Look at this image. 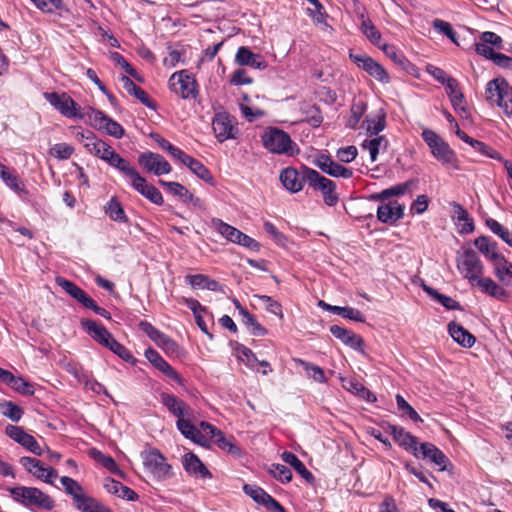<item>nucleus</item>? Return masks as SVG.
<instances>
[{"instance_id": "1", "label": "nucleus", "mask_w": 512, "mask_h": 512, "mask_svg": "<svg viewBox=\"0 0 512 512\" xmlns=\"http://www.w3.org/2000/svg\"><path fill=\"white\" fill-rule=\"evenodd\" d=\"M263 147L272 154L294 156L299 153L290 135L277 127H267L261 134Z\"/></svg>"}, {"instance_id": "2", "label": "nucleus", "mask_w": 512, "mask_h": 512, "mask_svg": "<svg viewBox=\"0 0 512 512\" xmlns=\"http://www.w3.org/2000/svg\"><path fill=\"white\" fill-rule=\"evenodd\" d=\"M421 136L429 147L431 154L437 161L448 168H459L458 158L455 152L450 148L449 144L435 131L425 128L422 131Z\"/></svg>"}, {"instance_id": "3", "label": "nucleus", "mask_w": 512, "mask_h": 512, "mask_svg": "<svg viewBox=\"0 0 512 512\" xmlns=\"http://www.w3.org/2000/svg\"><path fill=\"white\" fill-rule=\"evenodd\" d=\"M485 98L500 107L506 116H512V86L506 79L499 77L490 80L485 88Z\"/></svg>"}, {"instance_id": "4", "label": "nucleus", "mask_w": 512, "mask_h": 512, "mask_svg": "<svg viewBox=\"0 0 512 512\" xmlns=\"http://www.w3.org/2000/svg\"><path fill=\"white\" fill-rule=\"evenodd\" d=\"M143 465L153 480L164 482L174 476L172 466L158 449H149L141 453Z\"/></svg>"}, {"instance_id": "5", "label": "nucleus", "mask_w": 512, "mask_h": 512, "mask_svg": "<svg viewBox=\"0 0 512 512\" xmlns=\"http://www.w3.org/2000/svg\"><path fill=\"white\" fill-rule=\"evenodd\" d=\"M457 269L471 284H475L483 275V264L478 254L471 248L464 249L457 256Z\"/></svg>"}, {"instance_id": "6", "label": "nucleus", "mask_w": 512, "mask_h": 512, "mask_svg": "<svg viewBox=\"0 0 512 512\" xmlns=\"http://www.w3.org/2000/svg\"><path fill=\"white\" fill-rule=\"evenodd\" d=\"M13 497L27 506H35L44 510H52L54 500L38 488L16 487L11 490Z\"/></svg>"}, {"instance_id": "7", "label": "nucleus", "mask_w": 512, "mask_h": 512, "mask_svg": "<svg viewBox=\"0 0 512 512\" xmlns=\"http://www.w3.org/2000/svg\"><path fill=\"white\" fill-rule=\"evenodd\" d=\"M306 178L309 187L321 192L326 205L335 206L338 203L339 195L336 192L335 182L324 177L316 170H306Z\"/></svg>"}, {"instance_id": "8", "label": "nucleus", "mask_w": 512, "mask_h": 512, "mask_svg": "<svg viewBox=\"0 0 512 512\" xmlns=\"http://www.w3.org/2000/svg\"><path fill=\"white\" fill-rule=\"evenodd\" d=\"M169 87L182 99L195 98L198 94L197 81L187 70L173 73L169 78Z\"/></svg>"}, {"instance_id": "9", "label": "nucleus", "mask_w": 512, "mask_h": 512, "mask_svg": "<svg viewBox=\"0 0 512 512\" xmlns=\"http://www.w3.org/2000/svg\"><path fill=\"white\" fill-rule=\"evenodd\" d=\"M212 129L219 142L236 139L239 133L235 118L227 112L215 114L212 121Z\"/></svg>"}, {"instance_id": "10", "label": "nucleus", "mask_w": 512, "mask_h": 512, "mask_svg": "<svg viewBox=\"0 0 512 512\" xmlns=\"http://www.w3.org/2000/svg\"><path fill=\"white\" fill-rule=\"evenodd\" d=\"M45 99L57 109L63 116L68 118H82L79 105L66 93L56 92L44 94Z\"/></svg>"}, {"instance_id": "11", "label": "nucleus", "mask_w": 512, "mask_h": 512, "mask_svg": "<svg viewBox=\"0 0 512 512\" xmlns=\"http://www.w3.org/2000/svg\"><path fill=\"white\" fill-rule=\"evenodd\" d=\"M312 164L332 177L348 179L353 175V171L350 168L335 162L330 156L323 153L315 155L312 159Z\"/></svg>"}, {"instance_id": "12", "label": "nucleus", "mask_w": 512, "mask_h": 512, "mask_svg": "<svg viewBox=\"0 0 512 512\" xmlns=\"http://www.w3.org/2000/svg\"><path fill=\"white\" fill-rule=\"evenodd\" d=\"M306 170L313 169L302 166L301 170L298 171L294 167H287L281 171L279 179L288 191L297 193L302 190L304 183H307Z\"/></svg>"}, {"instance_id": "13", "label": "nucleus", "mask_w": 512, "mask_h": 512, "mask_svg": "<svg viewBox=\"0 0 512 512\" xmlns=\"http://www.w3.org/2000/svg\"><path fill=\"white\" fill-rule=\"evenodd\" d=\"M138 163L143 168L156 176L169 174L172 170L169 162L160 154L153 152H144L138 156Z\"/></svg>"}, {"instance_id": "14", "label": "nucleus", "mask_w": 512, "mask_h": 512, "mask_svg": "<svg viewBox=\"0 0 512 512\" xmlns=\"http://www.w3.org/2000/svg\"><path fill=\"white\" fill-rule=\"evenodd\" d=\"M243 491L251 497L257 504L263 505L271 512H287L285 508L269 495L264 489L256 485L245 484Z\"/></svg>"}, {"instance_id": "15", "label": "nucleus", "mask_w": 512, "mask_h": 512, "mask_svg": "<svg viewBox=\"0 0 512 512\" xmlns=\"http://www.w3.org/2000/svg\"><path fill=\"white\" fill-rule=\"evenodd\" d=\"M352 61L357 64L358 67L365 70L371 77L382 83H388L390 81L389 74L382 65L374 61L371 57L360 54H350Z\"/></svg>"}, {"instance_id": "16", "label": "nucleus", "mask_w": 512, "mask_h": 512, "mask_svg": "<svg viewBox=\"0 0 512 512\" xmlns=\"http://www.w3.org/2000/svg\"><path fill=\"white\" fill-rule=\"evenodd\" d=\"M5 433L9 438L26 448L29 452L38 456L42 455L43 451L36 439L32 435L26 433L22 427L7 425Z\"/></svg>"}, {"instance_id": "17", "label": "nucleus", "mask_w": 512, "mask_h": 512, "mask_svg": "<svg viewBox=\"0 0 512 512\" xmlns=\"http://www.w3.org/2000/svg\"><path fill=\"white\" fill-rule=\"evenodd\" d=\"M393 440L405 450L411 452L415 457H419L418 454V439L411 433L407 432L403 427L398 425L388 424L385 428Z\"/></svg>"}, {"instance_id": "18", "label": "nucleus", "mask_w": 512, "mask_h": 512, "mask_svg": "<svg viewBox=\"0 0 512 512\" xmlns=\"http://www.w3.org/2000/svg\"><path fill=\"white\" fill-rule=\"evenodd\" d=\"M129 183L133 189L153 204L161 206L164 203L161 192L152 184L147 183L146 179L138 172L132 177Z\"/></svg>"}, {"instance_id": "19", "label": "nucleus", "mask_w": 512, "mask_h": 512, "mask_svg": "<svg viewBox=\"0 0 512 512\" xmlns=\"http://www.w3.org/2000/svg\"><path fill=\"white\" fill-rule=\"evenodd\" d=\"M148 361L166 377L178 384L183 383L180 374L154 349L149 348L145 351Z\"/></svg>"}, {"instance_id": "20", "label": "nucleus", "mask_w": 512, "mask_h": 512, "mask_svg": "<svg viewBox=\"0 0 512 512\" xmlns=\"http://www.w3.org/2000/svg\"><path fill=\"white\" fill-rule=\"evenodd\" d=\"M92 114V120L97 129L105 130L107 134L117 139L124 136L123 127L118 122L105 115L102 111L94 110Z\"/></svg>"}, {"instance_id": "21", "label": "nucleus", "mask_w": 512, "mask_h": 512, "mask_svg": "<svg viewBox=\"0 0 512 512\" xmlns=\"http://www.w3.org/2000/svg\"><path fill=\"white\" fill-rule=\"evenodd\" d=\"M161 403L178 419L183 417H192L193 409L183 400L177 398L173 394L161 393Z\"/></svg>"}, {"instance_id": "22", "label": "nucleus", "mask_w": 512, "mask_h": 512, "mask_svg": "<svg viewBox=\"0 0 512 512\" xmlns=\"http://www.w3.org/2000/svg\"><path fill=\"white\" fill-rule=\"evenodd\" d=\"M235 62L240 66H249L259 70H264L267 67V63L261 54L254 53L245 46L238 48L235 55Z\"/></svg>"}, {"instance_id": "23", "label": "nucleus", "mask_w": 512, "mask_h": 512, "mask_svg": "<svg viewBox=\"0 0 512 512\" xmlns=\"http://www.w3.org/2000/svg\"><path fill=\"white\" fill-rule=\"evenodd\" d=\"M404 215V206L397 201H391L379 205L377 209V218L385 224H393Z\"/></svg>"}, {"instance_id": "24", "label": "nucleus", "mask_w": 512, "mask_h": 512, "mask_svg": "<svg viewBox=\"0 0 512 512\" xmlns=\"http://www.w3.org/2000/svg\"><path fill=\"white\" fill-rule=\"evenodd\" d=\"M182 464L184 470L192 476L200 477L203 479L211 478L212 474L207 469L205 464L199 459L197 455L192 452H188L182 457Z\"/></svg>"}, {"instance_id": "25", "label": "nucleus", "mask_w": 512, "mask_h": 512, "mask_svg": "<svg viewBox=\"0 0 512 512\" xmlns=\"http://www.w3.org/2000/svg\"><path fill=\"white\" fill-rule=\"evenodd\" d=\"M418 454L423 458L430 459V461L438 467L439 471L446 470L447 464L450 463L446 455L434 444L429 442L420 444V447L418 448Z\"/></svg>"}, {"instance_id": "26", "label": "nucleus", "mask_w": 512, "mask_h": 512, "mask_svg": "<svg viewBox=\"0 0 512 512\" xmlns=\"http://www.w3.org/2000/svg\"><path fill=\"white\" fill-rule=\"evenodd\" d=\"M330 333L343 344L350 348L360 351L363 348L364 341L361 336L351 330L343 328L339 325H332L329 329Z\"/></svg>"}, {"instance_id": "27", "label": "nucleus", "mask_w": 512, "mask_h": 512, "mask_svg": "<svg viewBox=\"0 0 512 512\" xmlns=\"http://www.w3.org/2000/svg\"><path fill=\"white\" fill-rule=\"evenodd\" d=\"M81 324L89 336L104 347H106L110 339L113 338V335L103 325L98 324L94 320L83 319Z\"/></svg>"}, {"instance_id": "28", "label": "nucleus", "mask_w": 512, "mask_h": 512, "mask_svg": "<svg viewBox=\"0 0 512 512\" xmlns=\"http://www.w3.org/2000/svg\"><path fill=\"white\" fill-rule=\"evenodd\" d=\"M0 380L20 394L32 395L34 393L33 387L30 383L25 381L22 377L14 376L8 370L0 369Z\"/></svg>"}, {"instance_id": "29", "label": "nucleus", "mask_w": 512, "mask_h": 512, "mask_svg": "<svg viewBox=\"0 0 512 512\" xmlns=\"http://www.w3.org/2000/svg\"><path fill=\"white\" fill-rule=\"evenodd\" d=\"M120 81L123 84L124 89L130 95L136 97L146 107L155 109V104L148 94L142 88L137 86L128 76H121Z\"/></svg>"}, {"instance_id": "30", "label": "nucleus", "mask_w": 512, "mask_h": 512, "mask_svg": "<svg viewBox=\"0 0 512 512\" xmlns=\"http://www.w3.org/2000/svg\"><path fill=\"white\" fill-rule=\"evenodd\" d=\"M448 331L453 340L463 347L470 348L476 341L475 337L468 330L455 322H451L448 325Z\"/></svg>"}, {"instance_id": "31", "label": "nucleus", "mask_w": 512, "mask_h": 512, "mask_svg": "<svg viewBox=\"0 0 512 512\" xmlns=\"http://www.w3.org/2000/svg\"><path fill=\"white\" fill-rule=\"evenodd\" d=\"M56 283L66 293H68L72 298L77 300L83 306L87 305V302H89L90 296L83 289H81L79 286H77L73 282H71L63 277H57Z\"/></svg>"}, {"instance_id": "32", "label": "nucleus", "mask_w": 512, "mask_h": 512, "mask_svg": "<svg viewBox=\"0 0 512 512\" xmlns=\"http://www.w3.org/2000/svg\"><path fill=\"white\" fill-rule=\"evenodd\" d=\"M474 245L492 263L502 255L497 251L496 242L492 241L489 237L480 236L476 238Z\"/></svg>"}, {"instance_id": "33", "label": "nucleus", "mask_w": 512, "mask_h": 512, "mask_svg": "<svg viewBox=\"0 0 512 512\" xmlns=\"http://www.w3.org/2000/svg\"><path fill=\"white\" fill-rule=\"evenodd\" d=\"M110 166L117 169L129 181L138 172L131 163L114 151L106 161Z\"/></svg>"}, {"instance_id": "34", "label": "nucleus", "mask_w": 512, "mask_h": 512, "mask_svg": "<svg viewBox=\"0 0 512 512\" xmlns=\"http://www.w3.org/2000/svg\"><path fill=\"white\" fill-rule=\"evenodd\" d=\"M0 178L2 181L13 191L18 194H27L28 192L25 190L23 183L19 179L18 175L6 167L4 164L0 163Z\"/></svg>"}, {"instance_id": "35", "label": "nucleus", "mask_w": 512, "mask_h": 512, "mask_svg": "<svg viewBox=\"0 0 512 512\" xmlns=\"http://www.w3.org/2000/svg\"><path fill=\"white\" fill-rule=\"evenodd\" d=\"M475 284L481 289L482 292L498 300H505L508 296L507 291L491 278L481 277Z\"/></svg>"}, {"instance_id": "36", "label": "nucleus", "mask_w": 512, "mask_h": 512, "mask_svg": "<svg viewBox=\"0 0 512 512\" xmlns=\"http://www.w3.org/2000/svg\"><path fill=\"white\" fill-rule=\"evenodd\" d=\"M210 228L219 233L227 241L236 243L240 230L222 221L219 218H212Z\"/></svg>"}, {"instance_id": "37", "label": "nucleus", "mask_w": 512, "mask_h": 512, "mask_svg": "<svg viewBox=\"0 0 512 512\" xmlns=\"http://www.w3.org/2000/svg\"><path fill=\"white\" fill-rule=\"evenodd\" d=\"M282 460L289 464L294 470L301 475L307 482L311 483L314 480L313 474L305 467L303 462L292 452L285 451L282 454Z\"/></svg>"}, {"instance_id": "38", "label": "nucleus", "mask_w": 512, "mask_h": 512, "mask_svg": "<svg viewBox=\"0 0 512 512\" xmlns=\"http://www.w3.org/2000/svg\"><path fill=\"white\" fill-rule=\"evenodd\" d=\"M186 281L193 287L198 289H207L217 291L220 289L219 283L204 274L187 275Z\"/></svg>"}, {"instance_id": "39", "label": "nucleus", "mask_w": 512, "mask_h": 512, "mask_svg": "<svg viewBox=\"0 0 512 512\" xmlns=\"http://www.w3.org/2000/svg\"><path fill=\"white\" fill-rule=\"evenodd\" d=\"M494 273L497 278L504 284H509L512 279V263H510L503 255H501L493 263Z\"/></svg>"}, {"instance_id": "40", "label": "nucleus", "mask_w": 512, "mask_h": 512, "mask_svg": "<svg viewBox=\"0 0 512 512\" xmlns=\"http://www.w3.org/2000/svg\"><path fill=\"white\" fill-rule=\"evenodd\" d=\"M362 148L367 150L372 162L377 160L380 150H386L388 141L384 136H376L372 139H366L362 143Z\"/></svg>"}, {"instance_id": "41", "label": "nucleus", "mask_w": 512, "mask_h": 512, "mask_svg": "<svg viewBox=\"0 0 512 512\" xmlns=\"http://www.w3.org/2000/svg\"><path fill=\"white\" fill-rule=\"evenodd\" d=\"M105 213L113 221L119 223H126L128 218L123 209V206L116 197H112L104 207Z\"/></svg>"}, {"instance_id": "42", "label": "nucleus", "mask_w": 512, "mask_h": 512, "mask_svg": "<svg viewBox=\"0 0 512 512\" xmlns=\"http://www.w3.org/2000/svg\"><path fill=\"white\" fill-rule=\"evenodd\" d=\"M75 507L81 512H112L111 509L104 506L95 498L85 494L76 504Z\"/></svg>"}, {"instance_id": "43", "label": "nucleus", "mask_w": 512, "mask_h": 512, "mask_svg": "<svg viewBox=\"0 0 512 512\" xmlns=\"http://www.w3.org/2000/svg\"><path fill=\"white\" fill-rule=\"evenodd\" d=\"M60 482L65 492L72 497L74 505L85 495L84 489L76 480L62 476Z\"/></svg>"}, {"instance_id": "44", "label": "nucleus", "mask_w": 512, "mask_h": 512, "mask_svg": "<svg viewBox=\"0 0 512 512\" xmlns=\"http://www.w3.org/2000/svg\"><path fill=\"white\" fill-rule=\"evenodd\" d=\"M361 18V31L362 33L367 37V39L374 45L381 46V33L378 31V29L375 27V25L372 23V21L368 18H365L364 13L360 15Z\"/></svg>"}, {"instance_id": "45", "label": "nucleus", "mask_w": 512, "mask_h": 512, "mask_svg": "<svg viewBox=\"0 0 512 512\" xmlns=\"http://www.w3.org/2000/svg\"><path fill=\"white\" fill-rule=\"evenodd\" d=\"M417 184V180H408L404 183L397 184L395 186H392L390 188L384 189L380 192L378 195L379 199H388L392 196H400L404 195L407 191H410L412 188H414Z\"/></svg>"}, {"instance_id": "46", "label": "nucleus", "mask_w": 512, "mask_h": 512, "mask_svg": "<svg viewBox=\"0 0 512 512\" xmlns=\"http://www.w3.org/2000/svg\"><path fill=\"white\" fill-rule=\"evenodd\" d=\"M306 13L312 18L313 23L318 26L321 30L327 31L331 29V26L327 23V13L323 5L318 7L307 8Z\"/></svg>"}, {"instance_id": "47", "label": "nucleus", "mask_w": 512, "mask_h": 512, "mask_svg": "<svg viewBox=\"0 0 512 512\" xmlns=\"http://www.w3.org/2000/svg\"><path fill=\"white\" fill-rule=\"evenodd\" d=\"M366 130L370 135L377 136L379 132L385 129L386 125V114L380 110L373 117L367 118L365 120Z\"/></svg>"}, {"instance_id": "48", "label": "nucleus", "mask_w": 512, "mask_h": 512, "mask_svg": "<svg viewBox=\"0 0 512 512\" xmlns=\"http://www.w3.org/2000/svg\"><path fill=\"white\" fill-rule=\"evenodd\" d=\"M293 361L303 367L307 375L319 383L326 382L324 371L321 367L311 364L303 359L294 358Z\"/></svg>"}, {"instance_id": "49", "label": "nucleus", "mask_w": 512, "mask_h": 512, "mask_svg": "<svg viewBox=\"0 0 512 512\" xmlns=\"http://www.w3.org/2000/svg\"><path fill=\"white\" fill-rule=\"evenodd\" d=\"M1 414L13 422H18L24 414V410L12 401L0 403Z\"/></svg>"}, {"instance_id": "50", "label": "nucleus", "mask_w": 512, "mask_h": 512, "mask_svg": "<svg viewBox=\"0 0 512 512\" xmlns=\"http://www.w3.org/2000/svg\"><path fill=\"white\" fill-rule=\"evenodd\" d=\"M240 314L243 317V323L251 329L252 335L264 336L267 334V330L257 321L255 316L246 309H241Z\"/></svg>"}, {"instance_id": "51", "label": "nucleus", "mask_w": 512, "mask_h": 512, "mask_svg": "<svg viewBox=\"0 0 512 512\" xmlns=\"http://www.w3.org/2000/svg\"><path fill=\"white\" fill-rule=\"evenodd\" d=\"M159 184L183 202H187V198H191V192L178 182L159 180Z\"/></svg>"}, {"instance_id": "52", "label": "nucleus", "mask_w": 512, "mask_h": 512, "mask_svg": "<svg viewBox=\"0 0 512 512\" xmlns=\"http://www.w3.org/2000/svg\"><path fill=\"white\" fill-rule=\"evenodd\" d=\"M487 227L507 245L512 247V232L500 224L497 220L489 218L486 220Z\"/></svg>"}, {"instance_id": "53", "label": "nucleus", "mask_w": 512, "mask_h": 512, "mask_svg": "<svg viewBox=\"0 0 512 512\" xmlns=\"http://www.w3.org/2000/svg\"><path fill=\"white\" fill-rule=\"evenodd\" d=\"M423 289L430 295L433 299L442 304L445 308L454 310L457 309L459 304L456 300L452 299L449 296L439 293L436 289L429 287L427 285H423Z\"/></svg>"}, {"instance_id": "54", "label": "nucleus", "mask_w": 512, "mask_h": 512, "mask_svg": "<svg viewBox=\"0 0 512 512\" xmlns=\"http://www.w3.org/2000/svg\"><path fill=\"white\" fill-rule=\"evenodd\" d=\"M32 475L48 484H53L58 473L52 467H45L40 461Z\"/></svg>"}, {"instance_id": "55", "label": "nucleus", "mask_w": 512, "mask_h": 512, "mask_svg": "<svg viewBox=\"0 0 512 512\" xmlns=\"http://www.w3.org/2000/svg\"><path fill=\"white\" fill-rule=\"evenodd\" d=\"M455 218L458 222H463V231L472 232L474 229L473 220L469 217L468 212L458 203H453Z\"/></svg>"}, {"instance_id": "56", "label": "nucleus", "mask_w": 512, "mask_h": 512, "mask_svg": "<svg viewBox=\"0 0 512 512\" xmlns=\"http://www.w3.org/2000/svg\"><path fill=\"white\" fill-rule=\"evenodd\" d=\"M191 418L192 417H180L176 422L178 430L190 440L198 436V429L191 423Z\"/></svg>"}, {"instance_id": "57", "label": "nucleus", "mask_w": 512, "mask_h": 512, "mask_svg": "<svg viewBox=\"0 0 512 512\" xmlns=\"http://www.w3.org/2000/svg\"><path fill=\"white\" fill-rule=\"evenodd\" d=\"M396 403L398 409L402 411L404 414H406L412 421H423L419 414L415 411V409L400 394L396 395Z\"/></svg>"}, {"instance_id": "58", "label": "nucleus", "mask_w": 512, "mask_h": 512, "mask_svg": "<svg viewBox=\"0 0 512 512\" xmlns=\"http://www.w3.org/2000/svg\"><path fill=\"white\" fill-rule=\"evenodd\" d=\"M106 348L111 350L114 354L118 355L121 359L127 361V362H133L134 357L129 352L128 349H126L125 346H123L121 343H119L114 337L110 339L109 344H107Z\"/></svg>"}, {"instance_id": "59", "label": "nucleus", "mask_w": 512, "mask_h": 512, "mask_svg": "<svg viewBox=\"0 0 512 512\" xmlns=\"http://www.w3.org/2000/svg\"><path fill=\"white\" fill-rule=\"evenodd\" d=\"M270 473L275 479L281 481L282 483H288L292 479L291 470L283 464H272Z\"/></svg>"}, {"instance_id": "60", "label": "nucleus", "mask_w": 512, "mask_h": 512, "mask_svg": "<svg viewBox=\"0 0 512 512\" xmlns=\"http://www.w3.org/2000/svg\"><path fill=\"white\" fill-rule=\"evenodd\" d=\"M191 169L197 177L207 183H213V176L210 171L197 159L190 160Z\"/></svg>"}, {"instance_id": "61", "label": "nucleus", "mask_w": 512, "mask_h": 512, "mask_svg": "<svg viewBox=\"0 0 512 512\" xmlns=\"http://www.w3.org/2000/svg\"><path fill=\"white\" fill-rule=\"evenodd\" d=\"M84 147L87 149V151L94 155L98 156L101 150L100 145L105 143L103 140L98 139L96 136H94L92 133H89L88 135L82 134Z\"/></svg>"}, {"instance_id": "62", "label": "nucleus", "mask_w": 512, "mask_h": 512, "mask_svg": "<svg viewBox=\"0 0 512 512\" xmlns=\"http://www.w3.org/2000/svg\"><path fill=\"white\" fill-rule=\"evenodd\" d=\"M255 298L261 300L266 305V310L282 319L284 317L282 306L278 301L273 300L267 295H254Z\"/></svg>"}, {"instance_id": "63", "label": "nucleus", "mask_w": 512, "mask_h": 512, "mask_svg": "<svg viewBox=\"0 0 512 512\" xmlns=\"http://www.w3.org/2000/svg\"><path fill=\"white\" fill-rule=\"evenodd\" d=\"M51 154L56 157L57 159H60V160H63V159H68L71 157V155L73 154L74 152V149L71 145L69 144H66V143H58V144H55L52 148H51Z\"/></svg>"}, {"instance_id": "64", "label": "nucleus", "mask_w": 512, "mask_h": 512, "mask_svg": "<svg viewBox=\"0 0 512 512\" xmlns=\"http://www.w3.org/2000/svg\"><path fill=\"white\" fill-rule=\"evenodd\" d=\"M433 27L435 30H437L439 33L444 34L447 36L451 41L456 43V33L454 32L452 26L450 23L441 20V19H435L433 21Z\"/></svg>"}]
</instances>
